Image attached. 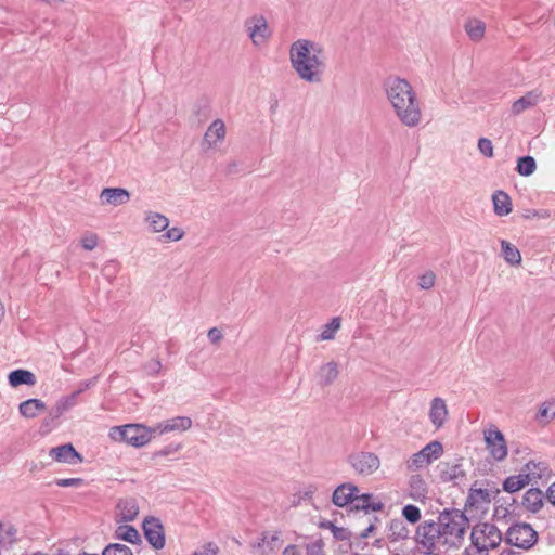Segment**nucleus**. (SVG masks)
Returning a JSON list of instances; mask_svg holds the SVG:
<instances>
[{"instance_id": "nucleus-1", "label": "nucleus", "mask_w": 555, "mask_h": 555, "mask_svg": "<svg viewBox=\"0 0 555 555\" xmlns=\"http://www.w3.org/2000/svg\"><path fill=\"white\" fill-rule=\"evenodd\" d=\"M289 62L296 75L308 83H320L327 68L324 47L309 39H298L291 44Z\"/></svg>"}, {"instance_id": "nucleus-2", "label": "nucleus", "mask_w": 555, "mask_h": 555, "mask_svg": "<svg viewBox=\"0 0 555 555\" xmlns=\"http://www.w3.org/2000/svg\"><path fill=\"white\" fill-rule=\"evenodd\" d=\"M384 90L395 116L405 127L415 128L422 121V106L411 83L399 77L388 78Z\"/></svg>"}, {"instance_id": "nucleus-3", "label": "nucleus", "mask_w": 555, "mask_h": 555, "mask_svg": "<svg viewBox=\"0 0 555 555\" xmlns=\"http://www.w3.org/2000/svg\"><path fill=\"white\" fill-rule=\"evenodd\" d=\"M437 524H439L443 546L449 548L462 546L469 528V520L463 511L444 508L439 513Z\"/></svg>"}, {"instance_id": "nucleus-4", "label": "nucleus", "mask_w": 555, "mask_h": 555, "mask_svg": "<svg viewBox=\"0 0 555 555\" xmlns=\"http://www.w3.org/2000/svg\"><path fill=\"white\" fill-rule=\"evenodd\" d=\"M469 538L470 546L465 548L464 555H489L503 540L501 530L488 521L473 526Z\"/></svg>"}, {"instance_id": "nucleus-5", "label": "nucleus", "mask_w": 555, "mask_h": 555, "mask_svg": "<svg viewBox=\"0 0 555 555\" xmlns=\"http://www.w3.org/2000/svg\"><path fill=\"white\" fill-rule=\"evenodd\" d=\"M109 437L114 441L126 442L130 446L140 448L147 444L156 434L154 426L147 427L142 424H127L124 426L113 427L109 431Z\"/></svg>"}, {"instance_id": "nucleus-6", "label": "nucleus", "mask_w": 555, "mask_h": 555, "mask_svg": "<svg viewBox=\"0 0 555 555\" xmlns=\"http://www.w3.org/2000/svg\"><path fill=\"white\" fill-rule=\"evenodd\" d=\"M415 542L427 554L433 555L438 544L442 545L441 531L439 524L434 520L421 522L415 531Z\"/></svg>"}, {"instance_id": "nucleus-7", "label": "nucleus", "mask_w": 555, "mask_h": 555, "mask_svg": "<svg viewBox=\"0 0 555 555\" xmlns=\"http://www.w3.org/2000/svg\"><path fill=\"white\" fill-rule=\"evenodd\" d=\"M505 539L511 545L529 550L537 543L538 532L527 522H517L508 528Z\"/></svg>"}, {"instance_id": "nucleus-8", "label": "nucleus", "mask_w": 555, "mask_h": 555, "mask_svg": "<svg viewBox=\"0 0 555 555\" xmlns=\"http://www.w3.org/2000/svg\"><path fill=\"white\" fill-rule=\"evenodd\" d=\"M348 463L361 476L374 474L380 466L379 457L373 452H354L348 456Z\"/></svg>"}, {"instance_id": "nucleus-9", "label": "nucleus", "mask_w": 555, "mask_h": 555, "mask_svg": "<svg viewBox=\"0 0 555 555\" xmlns=\"http://www.w3.org/2000/svg\"><path fill=\"white\" fill-rule=\"evenodd\" d=\"M246 31L254 46L260 47L270 38L271 30L263 15H254L245 21Z\"/></svg>"}, {"instance_id": "nucleus-10", "label": "nucleus", "mask_w": 555, "mask_h": 555, "mask_svg": "<svg viewBox=\"0 0 555 555\" xmlns=\"http://www.w3.org/2000/svg\"><path fill=\"white\" fill-rule=\"evenodd\" d=\"M485 441L491 456L501 462L507 456V446L504 435L495 426L485 430Z\"/></svg>"}, {"instance_id": "nucleus-11", "label": "nucleus", "mask_w": 555, "mask_h": 555, "mask_svg": "<svg viewBox=\"0 0 555 555\" xmlns=\"http://www.w3.org/2000/svg\"><path fill=\"white\" fill-rule=\"evenodd\" d=\"M143 532L147 542L155 548L162 550L165 546V530L162 522L154 517L143 521Z\"/></svg>"}, {"instance_id": "nucleus-12", "label": "nucleus", "mask_w": 555, "mask_h": 555, "mask_svg": "<svg viewBox=\"0 0 555 555\" xmlns=\"http://www.w3.org/2000/svg\"><path fill=\"white\" fill-rule=\"evenodd\" d=\"M225 124L221 119L214 120L204 133L202 146L205 151L218 147L225 139Z\"/></svg>"}, {"instance_id": "nucleus-13", "label": "nucleus", "mask_w": 555, "mask_h": 555, "mask_svg": "<svg viewBox=\"0 0 555 555\" xmlns=\"http://www.w3.org/2000/svg\"><path fill=\"white\" fill-rule=\"evenodd\" d=\"M192 423L193 422L189 416H176L156 424L154 426V433L156 436L173 431L183 433L192 427Z\"/></svg>"}, {"instance_id": "nucleus-14", "label": "nucleus", "mask_w": 555, "mask_h": 555, "mask_svg": "<svg viewBox=\"0 0 555 555\" xmlns=\"http://www.w3.org/2000/svg\"><path fill=\"white\" fill-rule=\"evenodd\" d=\"M49 455L56 462L67 464H78L82 462V456L75 450L73 444L65 443L50 449Z\"/></svg>"}, {"instance_id": "nucleus-15", "label": "nucleus", "mask_w": 555, "mask_h": 555, "mask_svg": "<svg viewBox=\"0 0 555 555\" xmlns=\"http://www.w3.org/2000/svg\"><path fill=\"white\" fill-rule=\"evenodd\" d=\"M116 520L118 522H129L137 518L139 514V504L134 498H122L117 503Z\"/></svg>"}, {"instance_id": "nucleus-16", "label": "nucleus", "mask_w": 555, "mask_h": 555, "mask_svg": "<svg viewBox=\"0 0 555 555\" xmlns=\"http://www.w3.org/2000/svg\"><path fill=\"white\" fill-rule=\"evenodd\" d=\"M129 199L130 193L124 188H105L100 194L103 205L120 206L127 204Z\"/></svg>"}, {"instance_id": "nucleus-17", "label": "nucleus", "mask_w": 555, "mask_h": 555, "mask_svg": "<svg viewBox=\"0 0 555 555\" xmlns=\"http://www.w3.org/2000/svg\"><path fill=\"white\" fill-rule=\"evenodd\" d=\"M78 392H72L68 396L61 397L54 406L50 410L49 418L44 421V425H49L50 421L61 417L64 413L78 404Z\"/></svg>"}, {"instance_id": "nucleus-18", "label": "nucleus", "mask_w": 555, "mask_h": 555, "mask_svg": "<svg viewBox=\"0 0 555 555\" xmlns=\"http://www.w3.org/2000/svg\"><path fill=\"white\" fill-rule=\"evenodd\" d=\"M448 414L447 403L442 398L436 397L430 401L428 416L436 429H439L444 425Z\"/></svg>"}, {"instance_id": "nucleus-19", "label": "nucleus", "mask_w": 555, "mask_h": 555, "mask_svg": "<svg viewBox=\"0 0 555 555\" xmlns=\"http://www.w3.org/2000/svg\"><path fill=\"white\" fill-rule=\"evenodd\" d=\"M359 488L350 482L338 486L333 492L332 501L336 506L343 507L348 504H353Z\"/></svg>"}, {"instance_id": "nucleus-20", "label": "nucleus", "mask_w": 555, "mask_h": 555, "mask_svg": "<svg viewBox=\"0 0 555 555\" xmlns=\"http://www.w3.org/2000/svg\"><path fill=\"white\" fill-rule=\"evenodd\" d=\"M410 529L403 519L395 518L388 524L387 538L391 542H399L406 540L410 537Z\"/></svg>"}, {"instance_id": "nucleus-21", "label": "nucleus", "mask_w": 555, "mask_h": 555, "mask_svg": "<svg viewBox=\"0 0 555 555\" xmlns=\"http://www.w3.org/2000/svg\"><path fill=\"white\" fill-rule=\"evenodd\" d=\"M541 100V92L533 90L527 92L524 96L516 100L512 105V113L514 115H519L526 109L533 107Z\"/></svg>"}, {"instance_id": "nucleus-22", "label": "nucleus", "mask_w": 555, "mask_h": 555, "mask_svg": "<svg viewBox=\"0 0 555 555\" xmlns=\"http://www.w3.org/2000/svg\"><path fill=\"white\" fill-rule=\"evenodd\" d=\"M144 221L152 233H160L169 227V219L165 215L152 210L144 212Z\"/></svg>"}, {"instance_id": "nucleus-23", "label": "nucleus", "mask_w": 555, "mask_h": 555, "mask_svg": "<svg viewBox=\"0 0 555 555\" xmlns=\"http://www.w3.org/2000/svg\"><path fill=\"white\" fill-rule=\"evenodd\" d=\"M408 483H409V494L413 500L420 501V500H424L427 496V493H428L427 482L421 475H418V474L411 475Z\"/></svg>"}, {"instance_id": "nucleus-24", "label": "nucleus", "mask_w": 555, "mask_h": 555, "mask_svg": "<svg viewBox=\"0 0 555 555\" xmlns=\"http://www.w3.org/2000/svg\"><path fill=\"white\" fill-rule=\"evenodd\" d=\"M46 410V404L40 399H28L20 403V414L26 418H35Z\"/></svg>"}, {"instance_id": "nucleus-25", "label": "nucleus", "mask_w": 555, "mask_h": 555, "mask_svg": "<svg viewBox=\"0 0 555 555\" xmlns=\"http://www.w3.org/2000/svg\"><path fill=\"white\" fill-rule=\"evenodd\" d=\"M544 494L540 489L531 488L526 491L522 498V505L530 512H538L543 506Z\"/></svg>"}, {"instance_id": "nucleus-26", "label": "nucleus", "mask_w": 555, "mask_h": 555, "mask_svg": "<svg viewBox=\"0 0 555 555\" xmlns=\"http://www.w3.org/2000/svg\"><path fill=\"white\" fill-rule=\"evenodd\" d=\"M372 499H373V495L370 493H363V494L357 493L352 506L354 509H362V511H365L366 513L369 511H372V512L382 511L384 507V504L380 501H372Z\"/></svg>"}, {"instance_id": "nucleus-27", "label": "nucleus", "mask_w": 555, "mask_h": 555, "mask_svg": "<svg viewBox=\"0 0 555 555\" xmlns=\"http://www.w3.org/2000/svg\"><path fill=\"white\" fill-rule=\"evenodd\" d=\"M338 365L331 361L320 366L318 371V379L321 386H328L335 382L338 376Z\"/></svg>"}, {"instance_id": "nucleus-28", "label": "nucleus", "mask_w": 555, "mask_h": 555, "mask_svg": "<svg viewBox=\"0 0 555 555\" xmlns=\"http://www.w3.org/2000/svg\"><path fill=\"white\" fill-rule=\"evenodd\" d=\"M494 212L500 216H507L512 211V201L507 193L495 191L492 195Z\"/></svg>"}, {"instance_id": "nucleus-29", "label": "nucleus", "mask_w": 555, "mask_h": 555, "mask_svg": "<svg viewBox=\"0 0 555 555\" xmlns=\"http://www.w3.org/2000/svg\"><path fill=\"white\" fill-rule=\"evenodd\" d=\"M9 384L12 387H18L21 385L34 386L36 384V376L33 372L18 369L12 371L9 376Z\"/></svg>"}, {"instance_id": "nucleus-30", "label": "nucleus", "mask_w": 555, "mask_h": 555, "mask_svg": "<svg viewBox=\"0 0 555 555\" xmlns=\"http://www.w3.org/2000/svg\"><path fill=\"white\" fill-rule=\"evenodd\" d=\"M530 482L529 474H519L509 476L503 482V490L508 493H515L525 488Z\"/></svg>"}, {"instance_id": "nucleus-31", "label": "nucleus", "mask_w": 555, "mask_h": 555, "mask_svg": "<svg viewBox=\"0 0 555 555\" xmlns=\"http://www.w3.org/2000/svg\"><path fill=\"white\" fill-rule=\"evenodd\" d=\"M502 255L507 263L511 266H519L521 263V255L519 249L512 243L501 241Z\"/></svg>"}, {"instance_id": "nucleus-32", "label": "nucleus", "mask_w": 555, "mask_h": 555, "mask_svg": "<svg viewBox=\"0 0 555 555\" xmlns=\"http://www.w3.org/2000/svg\"><path fill=\"white\" fill-rule=\"evenodd\" d=\"M115 535L117 539L124 540V541L132 543V544L141 542V537H140L139 531L134 527L129 526V525L119 526L115 531Z\"/></svg>"}, {"instance_id": "nucleus-33", "label": "nucleus", "mask_w": 555, "mask_h": 555, "mask_svg": "<svg viewBox=\"0 0 555 555\" xmlns=\"http://www.w3.org/2000/svg\"><path fill=\"white\" fill-rule=\"evenodd\" d=\"M465 30L472 40L479 41L485 35L486 25L480 20L472 18L466 22Z\"/></svg>"}, {"instance_id": "nucleus-34", "label": "nucleus", "mask_w": 555, "mask_h": 555, "mask_svg": "<svg viewBox=\"0 0 555 555\" xmlns=\"http://www.w3.org/2000/svg\"><path fill=\"white\" fill-rule=\"evenodd\" d=\"M430 464L431 462L429 461V457H426L425 452L421 451L414 453L405 463L406 469L410 472L426 468Z\"/></svg>"}, {"instance_id": "nucleus-35", "label": "nucleus", "mask_w": 555, "mask_h": 555, "mask_svg": "<svg viewBox=\"0 0 555 555\" xmlns=\"http://www.w3.org/2000/svg\"><path fill=\"white\" fill-rule=\"evenodd\" d=\"M16 540V530L10 522H0V546H10Z\"/></svg>"}, {"instance_id": "nucleus-36", "label": "nucleus", "mask_w": 555, "mask_h": 555, "mask_svg": "<svg viewBox=\"0 0 555 555\" xmlns=\"http://www.w3.org/2000/svg\"><path fill=\"white\" fill-rule=\"evenodd\" d=\"M555 418V400L546 401L541 404L537 420L540 423L547 424Z\"/></svg>"}, {"instance_id": "nucleus-37", "label": "nucleus", "mask_w": 555, "mask_h": 555, "mask_svg": "<svg viewBox=\"0 0 555 555\" xmlns=\"http://www.w3.org/2000/svg\"><path fill=\"white\" fill-rule=\"evenodd\" d=\"M535 169L537 164L532 156H522L518 158L516 170L520 176H531Z\"/></svg>"}, {"instance_id": "nucleus-38", "label": "nucleus", "mask_w": 555, "mask_h": 555, "mask_svg": "<svg viewBox=\"0 0 555 555\" xmlns=\"http://www.w3.org/2000/svg\"><path fill=\"white\" fill-rule=\"evenodd\" d=\"M341 323L339 318H333L328 323L323 326L319 340H331L335 337L336 332L340 328Z\"/></svg>"}, {"instance_id": "nucleus-39", "label": "nucleus", "mask_w": 555, "mask_h": 555, "mask_svg": "<svg viewBox=\"0 0 555 555\" xmlns=\"http://www.w3.org/2000/svg\"><path fill=\"white\" fill-rule=\"evenodd\" d=\"M465 477V470L462 464H453L443 472V478L447 481L459 482Z\"/></svg>"}, {"instance_id": "nucleus-40", "label": "nucleus", "mask_w": 555, "mask_h": 555, "mask_svg": "<svg viewBox=\"0 0 555 555\" xmlns=\"http://www.w3.org/2000/svg\"><path fill=\"white\" fill-rule=\"evenodd\" d=\"M420 451L425 452V456L429 457V461L433 463L435 460L441 456L443 453V448L439 441H431Z\"/></svg>"}, {"instance_id": "nucleus-41", "label": "nucleus", "mask_w": 555, "mask_h": 555, "mask_svg": "<svg viewBox=\"0 0 555 555\" xmlns=\"http://www.w3.org/2000/svg\"><path fill=\"white\" fill-rule=\"evenodd\" d=\"M467 502L470 505L490 502V494L487 489H472Z\"/></svg>"}, {"instance_id": "nucleus-42", "label": "nucleus", "mask_w": 555, "mask_h": 555, "mask_svg": "<svg viewBox=\"0 0 555 555\" xmlns=\"http://www.w3.org/2000/svg\"><path fill=\"white\" fill-rule=\"evenodd\" d=\"M402 516L410 524H416L421 520V509L413 504H408L402 508Z\"/></svg>"}, {"instance_id": "nucleus-43", "label": "nucleus", "mask_w": 555, "mask_h": 555, "mask_svg": "<svg viewBox=\"0 0 555 555\" xmlns=\"http://www.w3.org/2000/svg\"><path fill=\"white\" fill-rule=\"evenodd\" d=\"M119 272V263L117 261L111 260L103 264L101 269L102 276L108 282H113Z\"/></svg>"}, {"instance_id": "nucleus-44", "label": "nucleus", "mask_w": 555, "mask_h": 555, "mask_svg": "<svg viewBox=\"0 0 555 555\" xmlns=\"http://www.w3.org/2000/svg\"><path fill=\"white\" fill-rule=\"evenodd\" d=\"M102 555H133L130 547L120 543L108 544L102 552Z\"/></svg>"}, {"instance_id": "nucleus-45", "label": "nucleus", "mask_w": 555, "mask_h": 555, "mask_svg": "<svg viewBox=\"0 0 555 555\" xmlns=\"http://www.w3.org/2000/svg\"><path fill=\"white\" fill-rule=\"evenodd\" d=\"M306 555H325L324 542L322 539H315L305 545Z\"/></svg>"}, {"instance_id": "nucleus-46", "label": "nucleus", "mask_w": 555, "mask_h": 555, "mask_svg": "<svg viewBox=\"0 0 555 555\" xmlns=\"http://www.w3.org/2000/svg\"><path fill=\"white\" fill-rule=\"evenodd\" d=\"M436 282V274L433 271H427L418 278V286L422 289H430Z\"/></svg>"}, {"instance_id": "nucleus-47", "label": "nucleus", "mask_w": 555, "mask_h": 555, "mask_svg": "<svg viewBox=\"0 0 555 555\" xmlns=\"http://www.w3.org/2000/svg\"><path fill=\"white\" fill-rule=\"evenodd\" d=\"M166 230L167 231L162 237L165 238L167 242H178L182 240L184 236V231L181 228L172 227L169 229L167 228Z\"/></svg>"}, {"instance_id": "nucleus-48", "label": "nucleus", "mask_w": 555, "mask_h": 555, "mask_svg": "<svg viewBox=\"0 0 555 555\" xmlns=\"http://www.w3.org/2000/svg\"><path fill=\"white\" fill-rule=\"evenodd\" d=\"M478 150L486 157L493 156V145L492 142L487 138H480L478 140Z\"/></svg>"}, {"instance_id": "nucleus-49", "label": "nucleus", "mask_w": 555, "mask_h": 555, "mask_svg": "<svg viewBox=\"0 0 555 555\" xmlns=\"http://www.w3.org/2000/svg\"><path fill=\"white\" fill-rule=\"evenodd\" d=\"M98 235L94 233H87L81 238V245L86 250H93L98 245Z\"/></svg>"}, {"instance_id": "nucleus-50", "label": "nucleus", "mask_w": 555, "mask_h": 555, "mask_svg": "<svg viewBox=\"0 0 555 555\" xmlns=\"http://www.w3.org/2000/svg\"><path fill=\"white\" fill-rule=\"evenodd\" d=\"M85 483L81 478H59L55 480V485L59 487H80Z\"/></svg>"}, {"instance_id": "nucleus-51", "label": "nucleus", "mask_w": 555, "mask_h": 555, "mask_svg": "<svg viewBox=\"0 0 555 555\" xmlns=\"http://www.w3.org/2000/svg\"><path fill=\"white\" fill-rule=\"evenodd\" d=\"M218 551V546L215 543L209 542L204 544L199 550H196L191 555H217Z\"/></svg>"}, {"instance_id": "nucleus-52", "label": "nucleus", "mask_w": 555, "mask_h": 555, "mask_svg": "<svg viewBox=\"0 0 555 555\" xmlns=\"http://www.w3.org/2000/svg\"><path fill=\"white\" fill-rule=\"evenodd\" d=\"M332 532L334 538L340 541L350 540L352 535V533L348 529L336 527L334 525H332Z\"/></svg>"}, {"instance_id": "nucleus-53", "label": "nucleus", "mask_w": 555, "mask_h": 555, "mask_svg": "<svg viewBox=\"0 0 555 555\" xmlns=\"http://www.w3.org/2000/svg\"><path fill=\"white\" fill-rule=\"evenodd\" d=\"M160 369H162V363H160L159 360H156V359H153V360L149 361L144 365V371L149 375H156V374H158Z\"/></svg>"}, {"instance_id": "nucleus-54", "label": "nucleus", "mask_w": 555, "mask_h": 555, "mask_svg": "<svg viewBox=\"0 0 555 555\" xmlns=\"http://www.w3.org/2000/svg\"><path fill=\"white\" fill-rule=\"evenodd\" d=\"M207 337L211 344H218L222 339L223 335L219 328L212 327L208 331Z\"/></svg>"}, {"instance_id": "nucleus-55", "label": "nucleus", "mask_w": 555, "mask_h": 555, "mask_svg": "<svg viewBox=\"0 0 555 555\" xmlns=\"http://www.w3.org/2000/svg\"><path fill=\"white\" fill-rule=\"evenodd\" d=\"M95 382H96V377L80 382L78 389L75 392H78V397H79L80 393H82L87 389H90L91 387H93L95 385Z\"/></svg>"}, {"instance_id": "nucleus-56", "label": "nucleus", "mask_w": 555, "mask_h": 555, "mask_svg": "<svg viewBox=\"0 0 555 555\" xmlns=\"http://www.w3.org/2000/svg\"><path fill=\"white\" fill-rule=\"evenodd\" d=\"M282 555H302V553L298 545L289 544L284 548Z\"/></svg>"}, {"instance_id": "nucleus-57", "label": "nucleus", "mask_w": 555, "mask_h": 555, "mask_svg": "<svg viewBox=\"0 0 555 555\" xmlns=\"http://www.w3.org/2000/svg\"><path fill=\"white\" fill-rule=\"evenodd\" d=\"M547 501L555 506V482L552 483L546 491Z\"/></svg>"}, {"instance_id": "nucleus-58", "label": "nucleus", "mask_w": 555, "mask_h": 555, "mask_svg": "<svg viewBox=\"0 0 555 555\" xmlns=\"http://www.w3.org/2000/svg\"><path fill=\"white\" fill-rule=\"evenodd\" d=\"M375 530V525L373 522H371L360 534H359V538L360 539H365L367 538L373 531Z\"/></svg>"}, {"instance_id": "nucleus-59", "label": "nucleus", "mask_w": 555, "mask_h": 555, "mask_svg": "<svg viewBox=\"0 0 555 555\" xmlns=\"http://www.w3.org/2000/svg\"><path fill=\"white\" fill-rule=\"evenodd\" d=\"M538 217V218H545L548 217V214L545 210H532L528 217Z\"/></svg>"}, {"instance_id": "nucleus-60", "label": "nucleus", "mask_w": 555, "mask_h": 555, "mask_svg": "<svg viewBox=\"0 0 555 555\" xmlns=\"http://www.w3.org/2000/svg\"><path fill=\"white\" fill-rule=\"evenodd\" d=\"M500 555H522V553L514 551L512 548H505L500 553Z\"/></svg>"}, {"instance_id": "nucleus-61", "label": "nucleus", "mask_w": 555, "mask_h": 555, "mask_svg": "<svg viewBox=\"0 0 555 555\" xmlns=\"http://www.w3.org/2000/svg\"><path fill=\"white\" fill-rule=\"evenodd\" d=\"M234 167H235V164H234V163H233V164H230V165H229V167H228L227 172H228V173H232V172H233Z\"/></svg>"}, {"instance_id": "nucleus-62", "label": "nucleus", "mask_w": 555, "mask_h": 555, "mask_svg": "<svg viewBox=\"0 0 555 555\" xmlns=\"http://www.w3.org/2000/svg\"><path fill=\"white\" fill-rule=\"evenodd\" d=\"M530 465H531V463H528V464L526 465V468H527L528 470L530 469ZM532 465H533V466H535V464H534V463H532Z\"/></svg>"}]
</instances>
